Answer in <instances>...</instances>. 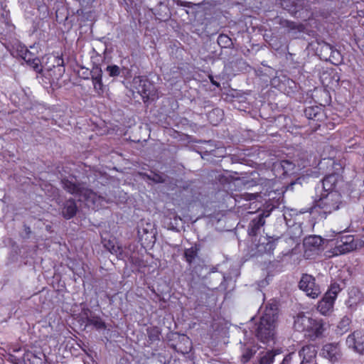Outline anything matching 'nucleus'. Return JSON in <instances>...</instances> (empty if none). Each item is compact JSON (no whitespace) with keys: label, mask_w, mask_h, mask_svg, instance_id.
<instances>
[{"label":"nucleus","mask_w":364,"mask_h":364,"mask_svg":"<svg viewBox=\"0 0 364 364\" xmlns=\"http://www.w3.org/2000/svg\"><path fill=\"white\" fill-rule=\"evenodd\" d=\"M106 71L110 77H117L120 75V68L116 65H108Z\"/></svg>","instance_id":"35"},{"label":"nucleus","mask_w":364,"mask_h":364,"mask_svg":"<svg viewBox=\"0 0 364 364\" xmlns=\"http://www.w3.org/2000/svg\"><path fill=\"white\" fill-rule=\"evenodd\" d=\"M257 252L260 254H271L275 249V240L266 236H260L258 243L255 245Z\"/></svg>","instance_id":"10"},{"label":"nucleus","mask_w":364,"mask_h":364,"mask_svg":"<svg viewBox=\"0 0 364 364\" xmlns=\"http://www.w3.org/2000/svg\"><path fill=\"white\" fill-rule=\"evenodd\" d=\"M83 74H84V75H87V76L84 77V79H89L88 75H90V74H89V72L87 70L85 73H83Z\"/></svg>","instance_id":"44"},{"label":"nucleus","mask_w":364,"mask_h":364,"mask_svg":"<svg viewBox=\"0 0 364 364\" xmlns=\"http://www.w3.org/2000/svg\"><path fill=\"white\" fill-rule=\"evenodd\" d=\"M200 250V247L198 245H195L191 247L186 249L184 252V257L186 262L191 264L194 260L198 257V254Z\"/></svg>","instance_id":"25"},{"label":"nucleus","mask_w":364,"mask_h":364,"mask_svg":"<svg viewBox=\"0 0 364 364\" xmlns=\"http://www.w3.org/2000/svg\"><path fill=\"white\" fill-rule=\"evenodd\" d=\"M311 326L307 330L306 336L311 340L321 337L326 330V323L322 319L311 318Z\"/></svg>","instance_id":"9"},{"label":"nucleus","mask_w":364,"mask_h":364,"mask_svg":"<svg viewBox=\"0 0 364 364\" xmlns=\"http://www.w3.org/2000/svg\"><path fill=\"white\" fill-rule=\"evenodd\" d=\"M333 253L342 255L350 252L356 249L357 245L355 242L353 235H341L335 240Z\"/></svg>","instance_id":"5"},{"label":"nucleus","mask_w":364,"mask_h":364,"mask_svg":"<svg viewBox=\"0 0 364 364\" xmlns=\"http://www.w3.org/2000/svg\"><path fill=\"white\" fill-rule=\"evenodd\" d=\"M320 109L317 107H310L304 110L305 116L309 119H316L320 115Z\"/></svg>","instance_id":"30"},{"label":"nucleus","mask_w":364,"mask_h":364,"mask_svg":"<svg viewBox=\"0 0 364 364\" xmlns=\"http://www.w3.org/2000/svg\"><path fill=\"white\" fill-rule=\"evenodd\" d=\"M284 26L291 29V30H299L301 31L303 28V26L301 24H296V23L293 21H286Z\"/></svg>","instance_id":"37"},{"label":"nucleus","mask_w":364,"mask_h":364,"mask_svg":"<svg viewBox=\"0 0 364 364\" xmlns=\"http://www.w3.org/2000/svg\"><path fill=\"white\" fill-rule=\"evenodd\" d=\"M339 175L336 173H332L326 176L322 180V187L325 192L335 191L334 188L336 186L337 183L339 180Z\"/></svg>","instance_id":"18"},{"label":"nucleus","mask_w":364,"mask_h":364,"mask_svg":"<svg viewBox=\"0 0 364 364\" xmlns=\"http://www.w3.org/2000/svg\"><path fill=\"white\" fill-rule=\"evenodd\" d=\"M10 360L14 362L15 364H17V363L16 362V358L13 356V355H10Z\"/></svg>","instance_id":"43"},{"label":"nucleus","mask_w":364,"mask_h":364,"mask_svg":"<svg viewBox=\"0 0 364 364\" xmlns=\"http://www.w3.org/2000/svg\"><path fill=\"white\" fill-rule=\"evenodd\" d=\"M346 345L353 351L364 354V329L356 330L346 338Z\"/></svg>","instance_id":"7"},{"label":"nucleus","mask_w":364,"mask_h":364,"mask_svg":"<svg viewBox=\"0 0 364 364\" xmlns=\"http://www.w3.org/2000/svg\"><path fill=\"white\" fill-rule=\"evenodd\" d=\"M23 58L36 73L42 70L41 60L38 58H34L30 51L26 50Z\"/></svg>","instance_id":"21"},{"label":"nucleus","mask_w":364,"mask_h":364,"mask_svg":"<svg viewBox=\"0 0 364 364\" xmlns=\"http://www.w3.org/2000/svg\"><path fill=\"white\" fill-rule=\"evenodd\" d=\"M133 84L137 92L143 98L153 99L154 93V85L146 77L138 76L133 80Z\"/></svg>","instance_id":"6"},{"label":"nucleus","mask_w":364,"mask_h":364,"mask_svg":"<svg viewBox=\"0 0 364 364\" xmlns=\"http://www.w3.org/2000/svg\"><path fill=\"white\" fill-rule=\"evenodd\" d=\"M60 60H61V63H58V65H62L63 64V60L61 59Z\"/></svg>","instance_id":"48"},{"label":"nucleus","mask_w":364,"mask_h":364,"mask_svg":"<svg viewBox=\"0 0 364 364\" xmlns=\"http://www.w3.org/2000/svg\"><path fill=\"white\" fill-rule=\"evenodd\" d=\"M223 111L221 109L215 108L208 113L207 117L210 123L216 126L223 120Z\"/></svg>","instance_id":"22"},{"label":"nucleus","mask_w":364,"mask_h":364,"mask_svg":"<svg viewBox=\"0 0 364 364\" xmlns=\"http://www.w3.org/2000/svg\"><path fill=\"white\" fill-rule=\"evenodd\" d=\"M316 353L317 350L315 346H304L299 351V356L303 358L301 364L312 363L311 361L316 357Z\"/></svg>","instance_id":"16"},{"label":"nucleus","mask_w":364,"mask_h":364,"mask_svg":"<svg viewBox=\"0 0 364 364\" xmlns=\"http://www.w3.org/2000/svg\"><path fill=\"white\" fill-rule=\"evenodd\" d=\"M177 4L179 6H185V7H188V8H192L193 6L196 5L189 1H181V0L177 1Z\"/></svg>","instance_id":"40"},{"label":"nucleus","mask_w":364,"mask_h":364,"mask_svg":"<svg viewBox=\"0 0 364 364\" xmlns=\"http://www.w3.org/2000/svg\"><path fill=\"white\" fill-rule=\"evenodd\" d=\"M105 247L112 254L117 255L119 252V254H121L120 248L118 246L112 245L111 247H108L107 245H105Z\"/></svg>","instance_id":"39"},{"label":"nucleus","mask_w":364,"mask_h":364,"mask_svg":"<svg viewBox=\"0 0 364 364\" xmlns=\"http://www.w3.org/2000/svg\"><path fill=\"white\" fill-rule=\"evenodd\" d=\"M217 42L221 48H232L233 47L232 39L226 34H220L218 37Z\"/></svg>","instance_id":"26"},{"label":"nucleus","mask_w":364,"mask_h":364,"mask_svg":"<svg viewBox=\"0 0 364 364\" xmlns=\"http://www.w3.org/2000/svg\"><path fill=\"white\" fill-rule=\"evenodd\" d=\"M299 287L306 294L312 298H317L321 293L320 286L316 284V279L311 274H302L299 283Z\"/></svg>","instance_id":"4"},{"label":"nucleus","mask_w":364,"mask_h":364,"mask_svg":"<svg viewBox=\"0 0 364 364\" xmlns=\"http://www.w3.org/2000/svg\"><path fill=\"white\" fill-rule=\"evenodd\" d=\"M87 325H92L97 330L105 329L106 324L102 320V318L95 315L90 314V316L87 315L85 317Z\"/></svg>","instance_id":"24"},{"label":"nucleus","mask_w":364,"mask_h":364,"mask_svg":"<svg viewBox=\"0 0 364 364\" xmlns=\"http://www.w3.org/2000/svg\"><path fill=\"white\" fill-rule=\"evenodd\" d=\"M342 196L338 191H331L315 201L314 209L316 210L320 215L323 214L326 218L327 215L337 210L342 205Z\"/></svg>","instance_id":"3"},{"label":"nucleus","mask_w":364,"mask_h":364,"mask_svg":"<svg viewBox=\"0 0 364 364\" xmlns=\"http://www.w3.org/2000/svg\"><path fill=\"white\" fill-rule=\"evenodd\" d=\"M341 290V288L339 284L336 283H333L331 285V288L326 293V294H331L333 296V299H336L338 293Z\"/></svg>","instance_id":"36"},{"label":"nucleus","mask_w":364,"mask_h":364,"mask_svg":"<svg viewBox=\"0 0 364 364\" xmlns=\"http://www.w3.org/2000/svg\"><path fill=\"white\" fill-rule=\"evenodd\" d=\"M256 352L257 350L255 347H245L241 356V362L244 364L247 363Z\"/></svg>","instance_id":"28"},{"label":"nucleus","mask_w":364,"mask_h":364,"mask_svg":"<svg viewBox=\"0 0 364 364\" xmlns=\"http://www.w3.org/2000/svg\"><path fill=\"white\" fill-rule=\"evenodd\" d=\"M303 7V4H300L299 6H296V9H301Z\"/></svg>","instance_id":"47"},{"label":"nucleus","mask_w":364,"mask_h":364,"mask_svg":"<svg viewBox=\"0 0 364 364\" xmlns=\"http://www.w3.org/2000/svg\"><path fill=\"white\" fill-rule=\"evenodd\" d=\"M160 331L157 327L147 328V335L150 341H156L159 340Z\"/></svg>","instance_id":"34"},{"label":"nucleus","mask_w":364,"mask_h":364,"mask_svg":"<svg viewBox=\"0 0 364 364\" xmlns=\"http://www.w3.org/2000/svg\"><path fill=\"white\" fill-rule=\"evenodd\" d=\"M333 296L331 294H325L323 299L318 303L317 309L323 315H326L332 311L335 301Z\"/></svg>","instance_id":"15"},{"label":"nucleus","mask_w":364,"mask_h":364,"mask_svg":"<svg viewBox=\"0 0 364 364\" xmlns=\"http://www.w3.org/2000/svg\"><path fill=\"white\" fill-rule=\"evenodd\" d=\"M274 168L278 172L281 171L282 175L286 176L294 173L295 165L291 161L282 160L274 164Z\"/></svg>","instance_id":"17"},{"label":"nucleus","mask_w":364,"mask_h":364,"mask_svg":"<svg viewBox=\"0 0 364 364\" xmlns=\"http://www.w3.org/2000/svg\"><path fill=\"white\" fill-rule=\"evenodd\" d=\"M321 353L332 363L338 361L342 356L341 346L338 343H326L323 346Z\"/></svg>","instance_id":"8"},{"label":"nucleus","mask_w":364,"mask_h":364,"mask_svg":"<svg viewBox=\"0 0 364 364\" xmlns=\"http://www.w3.org/2000/svg\"><path fill=\"white\" fill-rule=\"evenodd\" d=\"M77 211V206L74 199L70 198L63 203L61 209V214L66 220L73 218L76 215Z\"/></svg>","instance_id":"14"},{"label":"nucleus","mask_w":364,"mask_h":364,"mask_svg":"<svg viewBox=\"0 0 364 364\" xmlns=\"http://www.w3.org/2000/svg\"><path fill=\"white\" fill-rule=\"evenodd\" d=\"M212 82H213L214 85H216V86H219V84L215 83V82H214L213 81H212Z\"/></svg>","instance_id":"49"},{"label":"nucleus","mask_w":364,"mask_h":364,"mask_svg":"<svg viewBox=\"0 0 364 364\" xmlns=\"http://www.w3.org/2000/svg\"><path fill=\"white\" fill-rule=\"evenodd\" d=\"M264 225V222L262 219H255L251 220L248 228V235L252 237H255L260 232L261 228Z\"/></svg>","instance_id":"23"},{"label":"nucleus","mask_w":364,"mask_h":364,"mask_svg":"<svg viewBox=\"0 0 364 364\" xmlns=\"http://www.w3.org/2000/svg\"><path fill=\"white\" fill-rule=\"evenodd\" d=\"M43 364H50L48 363V361L46 360Z\"/></svg>","instance_id":"50"},{"label":"nucleus","mask_w":364,"mask_h":364,"mask_svg":"<svg viewBox=\"0 0 364 364\" xmlns=\"http://www.w3.org/2000/svg\"><path fill=\"white\" fill-rule=\"evenodd\" d=\"M25 230H26V232L28 234L31 232V230H30V228H29V227L26 226V227H25Z\"/></svg>","instance_id":"46"},{"label":"nucleus","mask_w":364,"mask_h":364,"mask_svg":"<svg viewBox=\"0 0 364 364\" xmlns=\"http://www.w3.org/2000/svg\"><path fill=\"white\" fill-rule=\"evenodd\" d=\"M91 76V80H96L102 78V70L99 65H94L92 70L89 72Z\"/></svg>","instance_id":"31"},{"label":"nucleus","mask_w":364,"mask_h":364,"mask_svg":"<svg viewBox=\"0 0 364 364\" xmlns=\"http://www.w3.org/2000/svg\"><path fill=\"white\" fill-rule=\"evenodd\" d=\"M105 245H108V247H111L112 245H114L112 242L111 241H108L107 243H105Z\"/></svg>","instance_id":"45"},{"label":"nucleus","mask_w":364,"mask_h":364,"mask_svg":"<svg viewBox=\"0 0 364 364\" xmlns=\"http://www.w3.org/2000/svg\"><path fill=\"white\" fill-rule=\"evenodd\" d=\"M93 89L98 96H102L105 86L102 82V78L92 80Z\"/></svg>","instance_id":"29"},{"label":"nucleus","mask_w":364,"mask_h":364,"mask_svg":"<svg viewBox=\"0 0 364 364\" xmlns=\"http://www.w3.org/2000/svg\"><path fill=\"white\" fill-rule=\"evenodd\" d=\"M294 355V353H289L288 355H287L282 360L281 364H290L291 363V359H292V356Z\"/></svg>","instance_id":"41"},{"label":"nucleus","mask_w":364,"mask_h":364,"mask_svg":"<svg viewBox=\"0 0 364 364\" xmlns=\"http://www.w3.org/2000/svg\"><path fill=\"white\" fill-rule=\"evenodd\" d=\"M23 360L24 364H43L47 359L41 351H27L23 354Z\"/></svg>","instance_id":"11"},{"label":"nucleus","mask_w":364,"mask_h":364,"mask_svg":"<svg viewBox=\"0 0 364 364\" xmlns=\"http://www.w3.org/2000/svg\"><path fill=\"white\" fill-rule=\"evenodd\" d=\"M61 183L63 189L68 193L82 198L87 202V205H92L93 208H98L112 201L107 194H97L88 188L85 183L78 181L74 176L63 178Z\"/></svg>","instance_id":"1"},{"label":"nucleus","mask_w":364,"mask_h":364,"mask_svg":"<svg viewBox=\"0 0 364 364\" xmlns=\"http://www.w3.org/2000/svg\"><path fill=\"white\" fill-rule=\"evenodd\" d=\"M321 50L325 54H330V58H335V55H339V53L338 50H336L331 45L328 43H325L321 47Z\"/></svg>","instance_id":"32"},{"label":"nucleus","mask_w":364,"mask_h":364,"mask_svg":"<svg viewBox=\"0 0 364 364\" xmlns=\"http://www.w3.org/2000/svg\"><path fill=\"white\" fill-rule=\"evenodd\" d=\"M278 309L274 304L266 306L259 323L255 326V332L257 338L262 343H268L274 339Z\"/></svg>","instance_id":"2"},{"label":"nucleus","mask_w":364,"mask_h":364,"mask_svg":"<svg viewBox=\"0 0 364 364\" xmlns=\"http://www.w3.org/2000/svg\"><path fill=\"white\" fill-rule=\"evenodd\" d=\"M323 239L318 235H310L304 240L306 252H315L320 250L323 244Z\"/></svg>","instance_id":"13"},{"label":"nucleus","mask_w":364,"mask_h":364,"mask_svg":"<svg viewBox=\"0 0 364 364\" xmlns=\"http://www.w3.org/2000/svg\"><path fill=\"white\" fill-rule=\"evenodd\" d=\"M311 317L306 316L304 313L299 314L295 318H294V328L296 331L303 332V331H307V330L309 328V326H311Z\"/></svg>","instance_id":"12"},{"label":"nucleus","mask_w":364,"mask_h":364,"mask_svg":"<svg viewBox=\"0 0 364 364\" xmlns=\"http://www.w3.org/2000/svg\"><path fill=\"white\" fill-rule=\"evenodd\" d=\"M148 179L156 183H166L168 178L167 176L154 173L152 175H146Z\"/></svg>","instance_id":"33"},{"label":"nucleus","mask_w":364,"mask_h":364,"mask_svg":"<svg viewBox=\"0 0 364 364\" xmlns=\"http://www.w3.org/2000/svg\"><path fill=\"white\" fill-rule=\"evenodd\" d=\"M244 196L247 200H251L255 198V196L253 194L245 193L244 194Z\"/></svg>","instance_id":"42"},{"label":"nucleus","mask_w":364,"mask_h":364,"mask_svg":"<svg viewBox=\"0 0 364 364\" xmlns=\"http://www.w3.org/2000/svg\"><path fill=\"white\" fill-rule=\"evenodd\" d=\"M280 354L278 350H267L260 352L258 355V364H272L275 356Z\"/></svg>","instance_id":"20"},{"label":"nucleus","mask_w":364,"mask_h":364,"mask_svg":"<svg viewBox=\"0 0 364 364\" xmlns=\"http://www.w3.org/2000/svg\"><path fill=\"white\" fill-rule=\"evenodd\" d=\"M363 299V296L357 287H352L348 291L347 304L349 307H355Z\"/></svg>","instance_id":"19"},{"label":"nucleus","mask_w":364,"mask_h":364,"mask_svg":"<svg viewBox=\"0 0 364 364\" xmlns=\"http://www.w3.org/2000/svg\"><path fill=\"white\" fill-rule=\"evenodd\" d=\"M350 320L348 317H343L337 326V333L343 335L346 333L350 327Z\"/></svg>","instance_id":"27"},{"label":"nucleus","mask_w":364,"mask_h":364,"mask_svg":"<svg viewBox=\"0 0 364 364\" xmlns=\"http://www.w3.org/2000/svg\"><path fill=\"white\" fill-rule=\"evenodd\" d=\"M270 214L271 210H263L261 213H259L258 216L255 218V219H262V220L265 223L264 218L269 217Z\"/></svg>","instance_id":"38"}]
</instances>
